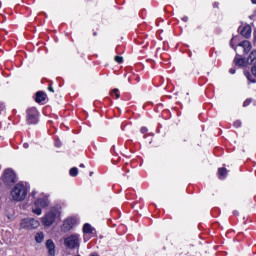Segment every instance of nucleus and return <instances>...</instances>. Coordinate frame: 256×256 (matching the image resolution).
<instances>
[{
  "label": "nucleus",
  "instance_id": "17",
  "mask_svg": "<svg viewBox=\"0 0 256 256\" xmlns=\"http://www.w3.org/2000/svg\"><path fill=\"white\" fill-rule=\"evenodd\" d=\"M234 63L235 65H238V67H243V65H245V59L236 56L234 59Z\"/></svg>",
  "mask_w": 256,
  "mask_h": 256
},
{
  "label": "nucleus",
  "instance_id": "27",
  "mask_svg": "<svg viewBox=\"0 0 256 256\" xmlns=\"http://www.w3.org/2000/svg\"><path fill=\"white\" fill-rule=\"evenodd\" d=\"M250 103H251V101L246 100L243 105H244V107H247Z\"/></svg>",
  "mask_w": 256,
  "mask_h": 256
},
{
  "label": "nucleus",
  "instance_id": "22",
  "mask_svg": "<svg viewBox=\"0 0 256 256\" xmlns=\"http://www.w3.org/2000/svg\"><path fill=\"white\" fill-rule=\"evenodd\" d=\"M234 127H236V129H239V127H241V121L236 120V121L234 122Z\"/></svg>",
  "mask_w": 256,
  "mask_h": 256
},
{
  "label": "nucleus",
  "instance_id": "29",
  "mask_svg": "<svg viewBox=\"0 0 256 256\" xmlns=\"http://www.w3.org/2000/svg\"><path fill=\"white\" fill-rule=\"evenodd\" d=\"M23 147H24V149H29V143H24Z\"/></svg>",
  "mask_w": 256,
  "mask_h": 256
},
{
  "label": "nucleus",
  "instance_id": "25",
  "mask_svg": "<svg viewBox=\"0 0 256 256\" xmlns=\"http://www.w3.org/2000/svg\"><path fill=\"white\" fill-rule=\"evenodd\" d=\"M48 90L51 91V93H55V90L53 89V86H52V85H50V86L48 87Z\"/></svg>",
  "mask_w": 256,
  "mask_h": 256
},
{
  "label": "nucleus",
  "instance_id": "19",
  "mask_svg": "<svg viewBox=\"0 0 256 256\" xmlns=\"http://www.w3.org/2000/svg\"><path fill=\"white\" fill-rule=\"evenodd\" d=\"M69 174L71 177H77V175H79V169L77 167H73L70 169Z\"/></svg>",
  "mask_w": 256,
  "mask_h": 256
},
{
  "label": "nucleus",
  "instance_id": "8",
  "mask_svg": "<svg viewBox=\"0 0 256 256\" xmlns=\"http://www.w3.org/2000/svg\"><path fill=\"white\" fill-rule=\"evenodd\" d=\"M75 225H77V219L74 217H69L66 220H64L61 229L64 231V233H67V231H71V229H73Z\"/></svg>",
  "mask_w": 256,
  "mask_h": 256
},
{
  "label": "nucleus",
  "instance_id": "12",
  "mask_svg": "<svg viewBox=\"0 0 256 256\" xmlns=\"http://www.w3.org/2000/svg\"><path fill=\"white\" fill-rule=\"evenodd\" d=\"M46 99H47V94H45V92L39 91L36 93V99H35L36 103H43L46 101Z\"/></svg>",
  "mask_w": 256,
  "mask_h": 256
},
{
  "label": "nucleus",
  "instance_id": "31",
  "mask_svg": "<svg viewBox=\"0 0 256 256\" xmlns=\"http://www.w3.org/2000/svg\"><path fill=\"white\" fill-rule=\"evenodd\" d=\"M230 45L233 49L235 48V45L233 44V39L231 40Z\"/></svg>",
  "mask_w": 256,
  "mask_h": 256
},
{
  "label": "nucleus",
  "instance_id": "5",
  "mask_svg": "<svg viewBox=\"0 0 256 256\" xmlns=\"http://www.w3.org/2000/svg\"><path fill=\"white\" fill-rule=\"evenodd\" d=\"M27 123L28 125H37L39 123V111H37V108H29L27 110Z\"/></svg>",
  "mask_w": 256,
  "mask_h": 256
},
{
  "label": "nucleus",
  "instance_id": "36",
  "mask_svg": "<svg viewBox=\"0 0 256 256\" xmlns=\"http://www.w3.org/2000/svg\"><path fill=\"white\" fill-rule=\"evenodd\" d=\"M80 167H82V168L85 167V164H80Z\"/></svg>",
  "mask_w": 256,
  "mask_h": 256
},
{
  "label": "nucleus",
  "instance_id": "10",
  "mask_svg": "<svg viewBox=\"0 0 256 256\" xmlns=\"http://www.w3.org/2000/svg\"><path fill=\"white\" fill-rule=\"evenodd\" d=\"M252 75L249 72H245L244 75L250 83H256V64L251 69Z\"/></svg>",
  "mask_w": 256,
  "mask_h": 256
},
{
  "label": "nucleus",
  "instance_id": "28",
  "mask_svg": "<svg viewBox=\"0 0 256 256\" xmlns=\"http://www.w3.org/2000/svg\"><path fill=\"white\" fill-rule=\"evenodd\" d=\"M141 133H147V128L146 127H142L141 128Z\"/></svg>",
  "mask_w": 256,
  "mask_h": 256
},
{
  "label": "nucleus",
  "instance_id": "32",
  "mask_svg": "<svg viewBox=\"0 0 256 256\" xmlns=\"http://www.w3.org/2000/svg\"><path fill=\"white\" fill-rule=\"evenodd\" d=\"M89 256H99L97 253H92Z\"/></svg>",
  "mask_w": 256,
  "mask_h": 256
},
{
  "label": "nucleus",
  "instance_id": "16",
  "mask_svg": "<svg viewBox=\"0 0 256 256\" xmlns=\"http://www.w3.org/2000/svg\"><path fill=\"white\" fill-rule=\"evenodd\" d=\"M248 63H251V64L256 63V50H253L250 53V55L248 57Z\"/></svg>",
  "mask_w": 256,
  "mask_h": 256
},
{
  "label": "nucleus",
  "instance_id": "4",
  "mask_svg": "<svg viewBox=\"0 0 256 256\" xmlns=\"http://www.w3.org/2000/svg\"><path fill=\"white\" fill-rule=\"evenodd\" d=\"M81 243V239L79 238V235L72 234L71 236H68L64 239V245L68 247V249H77Z\"/></svg>",
  "mask_w": 256,
  "mask_h": 256
},
{
  "label": "nucleus",
  "instance_id": "13",
  "mask_svg": "<svg viewBox=\"0 0 256 256\" xmlns=\"http://www.w3.org/2000/svg\"><path fill=\"white\" fill-rule=\"evenodd\" d=\"M238 47H242L244 49V53H249L251 51V42L245 40L238 44Z\"/></svg>",
  "mask_w": 256,
  "mask_h": 256
},
{
  "label": "nucleus",
  "instance_id": "30",
  "mask_svg": "<svg viewBox=\"0 0 256 256\" xmlns=\"http://www.w3.org/2000/svg\"><path fill=\"white\" fill-rule=\"evenodd\" d=\"M230 73H231V75H235V69H234V68H231V69H230Z\"/></svg>",
  "mask_w": 256,
  "mask_h": 256
},
{
  "label": "nucleus",
  "instance_id": "18",
  "mask_svg": "<svg viewBox=\"0 0 256 256\" xmlns=\"http://www.w3.org/2000/svg\"><path fill=\"white\" fill-rule=\"evenodd\" d=\"M83 232L87 234L93 233V227H91V224H85L83 227Z\"/></svg>",
  "mask_w": 256,
  "mask_h": 256
},
{
  "label": "nucleus",
  "instance_id": "2",
  "mask_svg": "<svg viewBox=\"0 0 256 256\" xmlns=\"http://www.w3.org/2000/svg\"><path fill=\"white\" fill-rule=\"evenodd\" d=\"M59 217H61V210L59 207H54L43 216L42 223L44 227H51Z\"/></svg>",
  "mask_w": 256,
  "mask_h": 256
},
{
  "label": "nucleus",
  "instance_id": "21",
  "mask_svg": "<svg viewBox=\"0 0 256 256\" xmlns=\"http://www.w3.org/2000/svg\"><path fill=\"white\" fill-rule=\"evenodd\" d=\"M116 63H123V57L121 56H115Z\"/></svg>",
  "mask_w": 256,
  "mask_h": 256
},
{
  "label": "nucleus",
  "instance_id": "24",
  "mask_svg": "<svg viewBox=\"0 0 256 256\" xmlns=\"http://www.w3.org/2000/svg\"><path fill=\"white\" fill-rule=\"evenodd\" d=\"M182 21H184L185 23H187V22L189 21V17L184 16V17L182 18Z\"/></svg>",
  "mask_w": 256,
  "mask_h": 256
},
{
  "label": "nucleus",
  "instance_id": "1",
  "mask_svg": "<svg viewBox=\"0 0 256 256\" xmlns=\"http://www.w3.org/2000/svg\"><path fill=\"white\" fill-rule=\"evenodd\" d=\"M27 193H29V184L19 182L12 188L10 195L13 201H24Z\"/></svg>",
  "mask_w": 256,
  "mask_h": 256
},
{
  "label": "nucleus",
  "instance_id": "6",
  "mask_svg": "<svg viewBox=\"0 0 256 256\" xmlns=\"http://www.w3.org/2000/svg\"><path fill=\"white\" fill-rule=\"evenodd\" d=\"M20 225H21L22 229H37V227H39L40 223L36 219L27 218V219H23L21 221Z\"/></svg>",
  "mask_w": 256,
  "mask_h": 256
},
{
  "label": "nucleus",
  "instance_id": "23",
  "mask_svg": "<svg viewBox=\"0 0 256 256\" xmlns=\"http://www.w3.org/2000/svg\"><path fill=\"white\" fill-rule=\"evenodd\" d=\"M55 147H61V142L59 140H55Z\"/></svg>",
  "mask_w": 256,
  "mask_h": 256
},
{
  "label": "nucleus",
  "instance_id": "34",
  "mask_svg": "<svg viewBox=\"0 0 256 256\" xmlns=\"http://www.w3.org/2000/svg\"><path fill=\"white\" fill-rule=\"evenodd\" d=\"M233 214H234V215H239V212L234 211Z\"/></svg>",
  "mask_w": 256,
  "mask_h": 256
},
{
  "label": "nucleus",
  "instance_id": "14",
  "mask_svg": "<svg viewBox=\"0 0 256 256\" xmlns=\"http://www.w3.org/2000/svg\"><path fill=\"white\" fill-rule=\"evenodd\" d=\"M45 239V234H43V232H37L35 235V241L36 243H43Z\"/></svg>",
  "mask_w": 256,
  "mask_h": 256
},
{
  "label": "nucleus",
  "instance_id": "9",
  "mask_svg": "<svg viewBox=\"0 0 256 256\" xmlns=\"http://www.w3.org/2000/svg\"><path fill=\"white\" fill-rule=\"evenodd\" d=\"M239 33L242 35V37H245V39H249L251 37V26L245 25L244 27L238 28Z\"/></svg>",
  "mask_w": 256,
  "mask_h": 256
},
{
  "label": "nucleus",
  "instance_id": "11",
  "mask_svg": "<svg viewBox=\"0 0 256 256\" xmlns=\"http://www.w3.org/2000/svg\"><path fill=\"white\" fill-rule=\"evenodd\" d=\"M46 249L48 251V256H55V243L53 240L49 239L46 241Z\"/></svg>",
  "mask_w": 256,
  "mask_h": 256
},
{
  "label": "nucleus",
  "instance_id": "33",
  "mask_svg": "<svg viewBox=\"0 0 256 256\" xmlns=\"http://www.w3.org/2000/svg\"><path fill=\"white\" fill-rule=\"evenodd\" d=\"M254 39L256 40V28H255V31H254Z\"/></svg>",
  "mask_w": 256,
  "mask_h": 256
},
{
  "label": "nucleus",
  "instance_id": "3",
  "mask_svg": "<svg viewBox=\"0 0 256 256\" xmlns=\"http://www.w3.org/2000/svg\"><path fill=\"white\" fill-rule=\"evenodd\" d=\"M35 207L32 209V213H35V215H41L43 213L42 209H45V207H49V197L45 194H42L35 202Z\"/></svg>",
  "mask_w": 256,
  "mask_h": 256
},
{
  "label": "nucleus",
  "instance_id": "7",
  "mask_svg": "<svg viewBox=\"0 0 256 256\" xmlns=\"http://www.w3.org/2000/svg\"><path fill=\"white\" fill-rule=\"evenodd\" d=\"M3 181L6 185H11V183H15V181H17V174H15V171L11 169H6L4 171Z\"/></svg>",
  "mask_w": 256,
  "mask_h": 256
},
{
  "label": "nucleus",
  "instance_id": "26",
  "mask_svg": "<svg viewBox=\"0 0 256 256\" xmlns=\"http://www.w3.org/2000/svg\"><path fill=\"white\" fill-rule=\"evenodd\" d=\"M4 109H5V105L2 102H0V111H3Z\"/></svg>",
  "mask_w": 256,
  "mask_h": 256
},
{
  "label": "nucleus",
  "instance_id": "15",
  "mask_svg": "<svg viewBox=\"0 0 256 256\" xmlns=\"http://www.w3.org/2000/svg\"><path fill=\"white\" fill-rule=\"evenodd\" d=\"M218 177H219V179H225L227 177L226 168H219L218 169Z\"/></svg>",
  "mask_w": 256,
  "mask_h": 256
},
{
  "label": "nucleus",
  "instance_id": "20",
  "mask_svg": "<svg viewBox=\"0 0 256 256\" xmlns=\"http://www.w3.org/2000/svg\"><path fill=\"white\" fill-rule=\"evenodd\" d=\"M111 96H112V97H116V99H119V97H121V94H119V89L115 88V89L111 92Z\"/></svg>",
  "mask_w": 256,
  "mask_h": 256
},
{
  "label": "nucleus",
  "instance_id": "35",
  "mask_svg": "<svg viewBox=\"0 0 256 256\" xmlns=\"http://www.w3.org/2000/svg\"><path fill=\"white\" fill-rule=\"evenodd\" d=\"M252 3H254L256 5V0H251Z\"/></svg>",
  "mask_w": 256,
  "mask_h": 256
}]
</instances>
